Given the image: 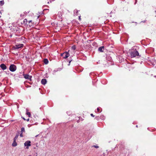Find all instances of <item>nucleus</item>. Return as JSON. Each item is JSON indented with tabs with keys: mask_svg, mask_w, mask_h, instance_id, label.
<instances>
[{
	"mask_svg": "<svg viewBox=\"0 0 156 156\" xmlns=\"http://www.w3.org/2000/svg\"><path fill=\"white\" fill-rule=\"evenodd\" d=\"M19 136V133L16 134L15 136V137L14 138V140H16L17 139Z\"/></svg>",
	"mask_w": 156,
	"mask_h": 156,
	"instance_id": "obj_14",
	"label": "nucleus"
},
{
	"mask_svg": "<svg viewBox=\"0 0 156 156\" xmlns=\"http://www.w3.org/2000/svg\"><path fill=\"white\" fill-rule=\"evenodd\" d=\"M0 13H1V14H2V12L0 11Z\"/></svg>",
	"mask_w": 156,
	"mask_h": 156,
	"instance_id": "obj_33",
	"label": "nucleus"
},
{
	"mask_svg": "<svg viewBox=\"0 0 156 156\" xmlns=\"http://www.w3.org/2000/svg\"><path fill=\"white\" fill-rule=\"evenodd\" d=\"M31 142L30 141H27L25 142L24 144V146H26V148L28 149L29 147L30 146H31Z\"/></svg>",
	"mask_w": 156,
	"mask_h": 156,
	"instance_id": "obj_5",
	"label": "nucleus"
},
{
	"mask_svg": "<svg viewBox=\"0 0 156 156\" xmlns=\"http://www.w3.org/2000/svg\"><path fill=\"white\" fill-rule=\"evenodd\" d=\"M27 121H29V119H27Z\"/></svg>",
	"mask_w": 156,
	"mask_h": 156,
	"instance_id": "obj_31",
	"label": "nucleus"
},
{
	"mask_svg": "<svg viewBox=\"0 0 156 156\" xmlns=\"http://www.w3.org/2000/svg\"><path fill=\"white\" fill-rule=\"evenodd\" d=\"M80 17L81 16H79V19L80 20H81V18H80Z\"/></svg>",
	"mask_w": 156,
	"mask_h": 156,
	"instance_id": "obj_27",
	"label": "nucleus"
},
{
	"mask_svg": "<svg viewBox=\"0 0 156 156\" xmlns=\"http://www.w3.org/2000/svg\"><path fill=\"white\" fill-rule=\"evenodd\" d=\"M16 140H13V142L12 144V146L13 147H15L17 145V144L16 142Z\"/></svg>",
	"mask_w": 156,
	"mask_h": 156,
	"instance_id": "obj_12",
	"label": "nucleus"
},
{
	"mask_svg": "<svg viewBox=\"0 0 156 156\" xmlns=\"http://www.w3.org/2000/svg\"><path fill=\"white\" fill-rule=\"evenodd\" d=\"M100 118L102 120H104V119H105V117L104 116H103L102 117H100Z\"/></svg>",
	"mask_w": 156,
	"mask_h": 156,
	"instance_id": "obj_23",
	"label": "nucleus"
},
{
	"mask_svg": "<svg viewBox=\"0 0 156 156\" xmlns=\"http://www.w3.org/2000/svg\"><path fill=\"white\" fill-rule=\"evenodd\" d=\"M0 67L3 70H5L6 69V66L4 64H2L0 65Z\"/></svg>",
	"mask_w": 156,
	"mask_h": 156,
	"instance_id": "obj_9",
	"label": "nucleus"
},
{
	"mask_svg": "<svg viewBox=\"0 0 156 156\" xmlns=\"http://www.w3.org/2000/svg\"><path fill=\"white\" fill-rule=\"evenodd\" d=\"M16 66L14 64L11 65L9 68L10 70L12 72L15 71L16 70Z\"/></svg>",
	"mask_w": 156,
	"mask_h": 156,
	"instance_id": "obj_3",
	"label": "nucleus"
},
{
	"mask_svg": "<svg viewBox=\"0 0 156 156\" xmlns=\"http://www.w3.org/2000/svg\"><path fill=\"white\" fill-rule=\"evenodd\" d=\"M22 118L24 120H26V119H25V118Z\"/></svg>",
	"mask_w": 156,
	"mask_h": 156,
	"instance_id": "obj_32",
	"label": "nucleus"
},
{
	"mask_svg": "<svg viewBox=\"0 0 156 156\" xmlns=\"http://www.w3.org/2000/svg\"><path fill=\"white\" fill-rule=\"evenodd\" d=\"M23 76L24 77L27 79L30 80L31 81V78L32 77V76H30L28 74H23Z\"/></svg>",
	"mask_w": 156,
	"mask_h": 156,
	"instance_id": "obj_8",
	"label": "nucleus"
},
{
	"mask_svg": "<svg viewBox=\"0 0 156 156\" xmlns=\"http://www.w3.org/2000/svg\"><path fill=\"white\" fill-rule=\"evenodd\" d=\"M106 58H107V59H108L109 60H110L111 58V57H109V56H108V57H107Z\"/></svg>",
	"mask_w": 156,
	"mask_h": 156,
	"instance_id": "obj_20",
	"label": "nucleus"
},
{
	"mask_svg": "<svg viewBox=\"0 0 156 156\" xmlns=\"http://www.w3.org/2000/svg\"><path fill=\"white\" fill-rule=\"evenodd\" d=\"M23 23L24 25H27L28 23V21L27 20V19H25L23 20Z\"/></svg>",
	"mask_w": 156,
	"mask_h": 156,
	"instance_id": "obj_11",
	"label": "nucleus"
},
{
	"mask_svg": "<svg viewBox=\"0 0 156 156\" xmlns=\"http://www.w3.org/2000/svg\"><path fill=\"white\" fill-rule=\"evenodd\" d=\"M154 77H155L156 78V76H154Z\"/></svg>",
	"mask_w": 156,
	"mask_h": 156,
	"instance_id": "obj_35",
	"label": "nucleus"
},
{
	"mask_svg": "<svg viewBox=\"0 0 156 156\" xmlns=\"http://www.w3.org/2000/svg\"><path fill=\"white\" fill-rule=\"evenodd\" d=\"M100 109L101 108L100 107H98V112H101V111H100Z\"/></svg>",
	"mask_w": 156,
	"mask_h": 156,
	"instance_id": "obj_21",
	"label": "nucleus"
},
{
	"mask_svg": "<svg viewBox=\"0 0 156 156\" xmlns=\"http://www.w3.org/2000/svg\"><path fill=\"white\" fill-rule=\"evenodd\" d=\"M129 53L131 58L135 57L136 56H139L138 58L141 57V55H139L138 52L136 49L133 48L129 50Z\"/></svg>",
	"mask_w": 156,
	"mask_h": 156,
	"instance_id": "obj_1",
	"label": "nucleus"
},
{
	"mask_svg": "<svg viewBox=\"0 0 156 156\" xmlns=\"http://www.w3.org/2000/svg\"><path fill=\"white\" fill-rule=\"evenodd\" d=\"M4 4V2L3 0L0 1V5H2Z\"/></svg>",
	"mask_w": 156,
	"mask_h": 156,
	"instance_id": "obj_16",
	"label": "nucleus"
},
{
	"mask_svg": "<svg viewBox=\"0 0 156 156\" xmlns=\"http://www.w3.org/2000/svg\"><path fill=\"white\" fill-rule=\"evenodd\" d=\"M137 2V0H136L135 3H136Z\"/></svg>",
	"mask_w": 156,
	"mask_h": 156,
	"instance_id": "obj_29",
	"label": "nucleus"
},
{
	"mask_svg": "<svg viewBox=\"0 0 156 156\" xmlns=\"http://www.w3.org/2000/svg\"><path fill=\"white\" fill-rule=\"evenodd\" d=\"M23 44H17L13 46L12 48L14 50L18 49L20 48H23Z\"/></svg>",
	"mask_w": 156,
	"mask_h": 156,
	"instance_id": "obj_2",
	"label": "nucleus"
},
{
	"mask_svg": "<svg viewBox=\"0 0 156 156\" xmlns=\"http://www.w3.org/2000/svg\"><path fill=\"white\" fill-rule=\"evenodd\" d=\"M34 25V22H33L32 20H30L28 21L27 26H29L30 27H33Z\"/></svg>",
	"mask_w": 156,
	"mask_h": 156,
	"instance_id": "obj_6",
	"label": "nucleus"
},
{
	"mask_svg": "<svg viewBox=\"0 0 156 156\" xmlns=\"http://www.w3.org/2000/svg\"><path fill=\"white\" fill-rule=\"evenodd\" d=\"M136 127H138V126H137V125H136Z\"/></svg>",
	"mask_w": 156,
	"mask_h": 156,
	"instance_id": "obj_34",
	"label": "nucleus"
},
{
	"mask_svg": "<svg viewBox=\"0 0 156 156\" xmlns=\"http://www.w3.org/2000/svg\"><path fill=\"white\" fill-rule=\"evenodd\" d=\"M78 12V11H77V12Z\"/></svg>",
	"mask_w": 156,
	"mask_h": 156,
	"instance_id": "obj_36",
	"label": "nucleus"
},
{
	"mask_svg": "<svg viewBox=\"0 0 156 156\" xmlns=\"http://www.w3.org/2000/svg\"><path fill=\"white\" fill-rule=\"evenodd\" d=\"M1 16H0V18H1Z\"/></svg>",
	"mask_w": 156,
	"mask_h": 156,
	"instance_id": "obj_37",
	"label": "nucleus"
},
{
	"mask_svg": "<svg viewBox=\"0 0 156 156\" xmlns=\"http://www.w3.org/2000/svg\"><path fill=\"white\" fill-rule=\"evenodd\" d=\"M105 50V47L103 46L100 47L98 48V51L100 52H104Z\"/></svg>",
	"mask_w": 156,
	"mask_h": 156,
	"instance_id": "obj_7",
	"label": "nucleus"
},
{
	"mask_svg": "<svg viewBox=\"0 0 156 156\" xmlns=\"http://www.w3.org/2000/svg\"><path fill=\"white\" fill-rule=\"evenodd\" d=\"M41 83L43 85H45L46 83L47 80L45 79H43L41 80Z\"/></svg>",
	"mask_w": 156,
	"mask_h": 156,
	"instance_id": "obj_10",
	"label": "nucleus"
},
{
	"mask_svg": "<svg viewBox=\"0 0 156 156\" xmlns=\"http://www.w3.org/2000/svg\"><path fill=\"white\" fill-rule=\"evenodd\" d=\"M72 61V59L71 60H70V61H69V64H68V65H70V62H71Z\"/></svg>",
	"mask_w": 156,
	"mask_h": 156,
	"instance_id": "obj_26",
	"label": "nucleus"
},
{
	"mask_svg": "<svg viewBox=\"0 0 156 156\" xmlns=\"http://www.w3.org/2000/svg\"><path fill=\"white\" fill-rule=\"evenodd\" d=\"M23 133H21V134L20 135V136L21 137H23Z\"/></svg>",
	"mask_w": 156,
	"mask_h": 156,
	"instance_id": "obj_22",
	"label": "nucleus"
},
{
	"mask_svg": "<svg viewBox=\"0 0 156 156\" xmlns=\"http://www.w3.org/2000/svg\"><path fill=\"white\" fill-rule=\"evenodd\" d=\"M61 56L63 57V58L66 59L69 56V54L68 52L66 51L63 53L61 54Z\"/></svg>",
	"mask_w": 156,
	"mask_h": 156,
	"instance_id": "obj_4",
	"label": "nucleus"
},
{
	"mask_svg": "<svg viewBox=\"0 0 156 156\" xmlns=\"http://www.w3.org/2000/svg\"><path fill=\"white\" fill-rule=\"evenodd\" d=\"M44 62L45 64H47L48 63V61L47 59L45 58L44 59Z\"/></svg>",
	"mask_w": 156,
	"mask_h": 156,
	"instance_id": "obj_13",
	"label": "nucleus"
},
{
	"mask_svg": "<svg viewBox=\"0 0 156 156\" xmlns=\"http://www.w3.org/2000/svg\"><path fill=\"white\" fill-rule=\"evenodd\" d=\"M25 132V129L24 127H22L21 129V132L23 133V132Z\"/></svg>",
	"mask_w": 156,
	"mask_h": 156,
	"instance_id": "obj_17",
	"label": "nucleus"
},
{
	"mask_svg": "<svg viewBox=\"0 0 156 156\" xmlns=\"http://www.w3.org/2000/svg\"><path fill=\"white\" fill-rule=\"evenodd\" d=\"M90 115L93 117H94L95 116V115H94L93 114H91Z\"/></svg>",
	"mask_w": 156,
	"mask_h": 156,
	"instance_id": "obj_24",
	"label": "nucleus"
},
{
	"mask_svg": "<svg viewBox=\"0 0 156 156\" xmlns=\"http://www.w3.org/2000/svg\"><path fill=\"white\" fill-rule=\"evenodd\" d=\"M71 48L73 50H75L76 49V46L75 45H74Z\"/></svg>",
	"mask_w": 156,
	"mask_h": 156,
	"instance_id": "obj_18",
	"label": "nucleus"
},
{
	"mask_svg": "<svg viewBox=\"0 0 156 156\" xmlns=\"http://www.w3.org/2000/svg\"><path fill=\"white\" fill-rule=\"evenodd\" d=\"M27 110V114L28 116L29 117H30L31 116V114L30 113V112H27L28 110L26 109Z\"/></svg>",
	"mask_w": 156,
	"mask_h": 156,
	"instance_id": "obj_15",
	"label": "nucleus"
},
{
	"mask_svg": "<svg viewBox=\"0 0 156 156\" xmlns=\"http://www.w3.org/2000/svg\"><path fill=\"white\" fill-rule=\"evenodd\" d=\"M38 135H37L35 136V137H37L38 136Z\"/></svg>",
	"mask_w": 156,
	"mask_h": 156,
	"instance_id": "obj_30",
	"label": "nucleus"
},
{
	"mask_svg": "<svg viewBox=\"0 0 156 156\" xmlns=\"http://www.w3.org/2000/svg\"><path fill=\"white\" fill-rule=\"evenodd\" d=\"M146 20H144V21H142L141 22H140V23H141V22H143V23H145V22H146Z\"/></svg>",
	"mask_w": 156,
	"mask_h": 156,
	"instance_id": "obj_25",
	"label": "nucleus"
},
{
	"mask_svg": "<svg viewBox=\"0 0 156 156\" xmlns=\"http://www.w3.org/2000/svg\"><path fill=\"white\" fill-rule=\"evenodd\" d=\"M120 144V145H122V143L121 142V143Z\"/></svg>",
	"mask_w": 156,
	"mask_h": 156,
	"instance_id": "obj_28",
	"label": "nucleus"
},
{
	"mask_svg": "<svg viewBox=\"0 0 156 156\" xmlns=\"http://www.w3.org/2000/svg\"><path fill=\"white\" fill-rule=\"evenodd\" d=\"M92 147H94L96 148H98V146L97 145H93V146Z\"/></svg>",
	"mask_w": 156,
	"mask_h": 156,
	"instance_id": "obj_19",
	"label": "nucleus"
}]
</instances>
